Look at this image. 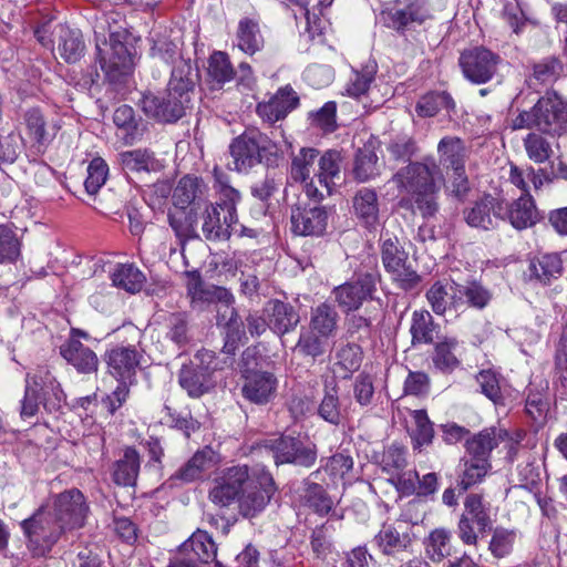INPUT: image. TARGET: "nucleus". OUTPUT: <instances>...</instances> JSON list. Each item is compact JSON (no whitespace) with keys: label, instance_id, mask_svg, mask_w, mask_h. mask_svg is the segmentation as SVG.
Returning a JSON list of instances; mask_svg holds the SVG:
<instances>
[{"label":"nucleus","instance_id":"obj_28","mask_svg":"<svg viewBox=\"0 0 567 567\" xmlns=\"http://www.w3.org/2000/svg\"><path fill=\"white\" fill-rule=\"evenodd\" d=\"M265 311L268 316V327L279 336L293 330L300 321L295 308L280 300H270Z\"/></svg>","mask_w":567,"mask_h":567},{"label":"nucleus","instance_id":"obj_37","mask_svg":"<svg viewBox=\"0 0 567 567\" xmlns=\"http://www.w3.org/2000/svg\"><path fill=\"white\" fill-rule=\"evenodd\" d=\"M215 465V453L212 449L196 452L174 475L175 478L189 483L198 480Z\"/></svg>","mask_w":567,"mask_h":567},{"label":"nucleus","instance_id":"obj_1","mask_svg":"<svg viewBox=\"0 0 567 567\" xmlns=\"http://www.w3.org/2000/svg\"><path fill=\"white\" fill-rule=\"evenodd\" d=\"M290 177L303 185L306 196L321 202L332 195L341 177V156L327 151L319 157L312 147H303L291 159Z\"/></svg>","mask_w":567,"mask_h":567},{"label":"nucleus","instance_id":"obj_3","mask_svg":"<svg viewBox=\"0 0 567 567\" xmlns=\"http://www.w3.org/2000/svg\"><path fill=\"white\" fill-rule=\"evenodd\" d=\"M436 179L442 181L443 175L433 159L411 163L392 177L393 183L411 196L414 209L423 218L433 217L439 212Z\"/></svg>","mask_w":567,"mask_h":567},{"label":"nucleus","instance_id":"obj_54","mask_svg":"<svg viewBox=\"0 0 567 567\" xmlns=\"http://www.w3.org/2000/svg\"><path fill=\"white\" fill-rule=\"evenodd\" d=\"M234 359L231 358H218L214 351L202 349L196 352L194 360L187 365H195L202 372H207L213 378L214 372L224 370L233 365Z\"/></svg>","mask_w":567,"mask_h":567},{"label":"nucleus","instance_id":"obj_59","mask_svg":"<svg viewBox=\"0 0 567 567\" xmlns=\"http://www.w3.org/2000/svg\"><path fill=\"white\" fill-rule=\"evenodd\" d=\"M336 358V365L343 370V377L346 378L360 368L362 351L358 344L348 343L337 351Z\"/></svg>","mask_w":567,"mask_h":567},{"label":"nucleus","instance_id":"obj_22","mask_svg":"<svg viewBox=\"0 0 567 567\" xmlns=\"http://www.w3.org/2000/svg\"><path fill=\"white\" fill-rule=\"evenodd\" d=\"M374 544L386 556H398L412 546L409 526L405 522L385 523L374 536Z\"/></svg>","mask_w":567,"mask_h":567},{"label":"nucleus","instance_id":"obj_43","mask_svg":"<svg viewBox=\"0 0 567 567\" xmlns=\"http://www.w3.org/2000/svg\"><path fill=\"white\" fill-rule=\"evenodd\" d=\"M352 174L360 183L368 182L380 175V164L373 147L364 145L359 148L353 163Z\"/></svg>","mask_w":567,"mask_h":567},{"label":"nucleus","instance_id":"obj_34","mask_svg":"<svg viewBox=\"0 0 567 567\" xmlns=\"http://www.w3.org/2000/svg\"><path fill=\"white\" fill-rule=\"evenodd\" d=\"M197 79V72L189 60L179 59L172 71L167 89L172 94L183 95L189 102Z\"/></svg>","mask_w":567,"mask_h":567},{"label":"nucleus","instance_id":"obj_9","mask_svg":"<svg viewBox=\"0 0 567 567\" xmlns=\"http://www.w3.org/2000/svg\"><path fill=\"white\" fill-rule=\"evenodd\" d=\"M255 453L258 455H271L276 465L295 464L310 467L317 460L315 446H306L292 436L267 440L255 447Z\"/></svg>","mask_w":567,"mask_h":567},{"label":"nucleus","instance_id":"obj_57","mask_svg":"<svg viewBox=\"0 0 567 567\" xmlns=\"http://www.w3.org/2000/svg\"><path fill=\"white\" fill-rule=\"evenodd\" d=\"M318 414L331 424L338 425L341 422L342 415L337 385H326L323 399L318 408Z\"/></svg>","mask_w":567,"mask_h":567},{"label":"nucleus","instance_id":"obj_24","mask_svg":"<svg viewBox=\"0 0 567 567\" xmlns=\"http://www.w3.org/2000/svg\"><path fill=\"white\" fill-rule=\"evenodd\" d=\"M245 379L241 393L245 399L256 404H266L274 398L277 380L269 373L264 371H243Z\"/></svg>","mask_w":567,"mask_h":567},{"label":"nucleus","instance_id":"obj_30","mask_svg":"<svg viewBox=\"0 0 567 567\" xmlns=\"http://www.w3.org/2000/svg\"><path fill=\"white\" fill-rule=\"evenodd\" d=\"M61 355L81 373L97 371L96 354L78 339H69L61 348Z\"/></svg>","mask_w":567,"mask_h":567},{"label":"nucleus","instance_id":"obj_47","mask_svg":"<svg viewBox=\"0 0 567 567\" xmlns=\"http://www.w3.org/2000/svg\"><path fill=\"white\" fill-rule=\"evenodd\" d=\"M238 48L248 54L259 51L264 44V39L256 21L245 18L238 23L237 29Z\"/></svg>","mask_w":567,"mask_h":567},{"label":"nucleus","instance_id":"obj_27","mask_svg":"<svg viewBox=\"0 0 567 567\" xmlns=\"http://www.w3.org/2000/svg\"><path fill=\"white\" fill-rule=\"evenodd\" d=\"M455 281L437 280L426 291L425 297L434 313L445 315L447 311L460 310V297L454 289Z\"/></svg>","mask_w":567,"mask_h":567},{"label":"nucleus","instance_id":"obj_61","mask_svg":"<svg viewBox=\"0 0 567 567\" xmlns=\"http://www.w3.org/2000/svg\"><path fill=\"white\" fill-rule=\"evenodd\" d=\"M305 499L309 507L320 515L328 514L333 506L331 497L328 496L322 486L316 483L308 485Z\"/></svg>","mask_w":567,"mask_h":567},{"label":"nucleus","instance_id":"obj_39","mask_svg":"<svg viewBox=\"0 0 567 567\" xmlns=\"http://www.w3.org/2000/svg\"><path fill=\"white\" fill-rule=\"evenodd\" d=\"M113 122L125 144H133L143 135L142 123L136 118L133 107L128 105H121L115 110Z\"/></svg>","mask_w":567,"mask_h":567},{"label":"nucleus","instance_id":"obj_62","mask_svg":"<svg viewBox=\"0 0 567 567\" xmlns=\"http://www.w3.org/2000/svg\"><path fill=\"white\" fill-rule=\"evenodd\" d=\"M109 167L101 157L93 158L87 167V177L84 182L85 189L93 195L104 185Z\"/></svg>","mask_w":567,"mask_h":567},{"label":"nucleus","instance_id":"obj_35","mask_svg":"<svg viewBox=\"0 0 567 567\" xmlns=\"http://www.w3.org/2000/svg\"><path fill=\"white\" fill-rule=\"evenodd\" d=\"M179 385L192 398H199L215 386V381L207 372H202L195 365L183 364L178 373Z\"/></svg>","mask_w":567,"mask_h":567},{"label":"nucleus","instance_id":"obj_31","mask_svg":"<svg viewBox=\"0 0 567 567\" xmlns=\"http://www.w3.org/2000/svg\"><path fill=\"white\" fill-rule=\"evenodd\" d=\"M440 165L451 168L453 172H462L468 151L464 142L456 136H445L437 144Z\"/></svg>","mask_w":567,"mask_h":567},{"label":"nucleus","instance_id":"obj_46","mask_svg":"<svg viewBox=\"0 0 567 567\" xmlns=\"http://www.w3.org/2000/svg\"><path fill=\"white\" fill-rule=\"evenodd\" d=\"M145 280L144 274L132 264L118 265L112 274L113 285L130 293L141 291Z\"/></svg>","mask_w":567,"mask_h":567},{"label":"nucleus","instance_id":"obj_23","mask_svg":"<svg viewBox=\"0 0 567 567\" xmlns=\"http://www.w3.org/2000/svg\"><path fill=\"white\" fill-rule=\"evenodd\" d=\"M328 213L321 206L298 205L291 212V229L300 236H320L327 227Z\"/></svg>","mask_w":567,"mask_h":567},{"label":"nucleus","instance_id":"obj_50","mask_svg":"<svg viewBox=\"0 0 567 567\" xmlns=\"http://www.w3.org/2000/svg\"><path fill=\"white\" fill-rule=\"evenodd\" d=\"M208 76L214 86L221 87L235 76L234 68L225 52L216 51L208 60Z\"/></svg>","mask_w":567,"mask_h":567},{"label":"nucleus","instance_id":"obj_16","mask_svg":"<svg viewBox=\"0 0 567 567\" xmlns=\"http://www.w3.org/2000/svg\"><path fill=\"white\" fill-rule=\"evenodd\" d=\"M190 102L183 95L172 94L167 89L163 95L146 93L141 99L143 112L159 122L173 123L179 120Z\"/></svg>","mask_w":567,"mask_h":567},{"label":"nucleus","instance_id":"obj_19","mask_svg":"<svg viewBox=\"0 0 567 567\" xmlns=\"http://www.w3.org/2000/svg\"><path fill=\"white\" fill-rule=\"evenodd\" d=\"M378 276L367 272L357 280L346 282L333 290L336 301L344 311L357 310L368 298H372Z\"/></svg>","mask_w":567,"mask_h":567},{"label":"nucleus","instance_id":"obj_2","mask_svg":"<svg viewBox=\"0 0 567 567\" xmlns=\"http://www.w3.org/2000/svg\"><path fill=\"white\" fill-rule=\"evenodd\" d=\"M216 188L220 203L205 204L200 216L202 231L208 240H226L233 234L254 237L252 229H247L237 223L236 205L240 200V194L233 188L227 177L217 168L214 169Z\"/></svg>","mask_w":567,"mask_h":567},{"label":"nucleus","instance_id":"obj_11","mask_svg":"<svg viewBox=\"0 0 567 567\" xmlns=\"http://www.w3.org/2000/svg\"><path fill=\"white\" fill-rule=\"evenodd\" d=\"M270 140L258 131H246L236 137L229 152L233 157V169L241 173L259 164L266 153H272Z\"/></svg>","mask_w":567,"mask_h":567},{"label":"nucleus","instance_id":"obj_25","mask_svg":"<svg viewBox=\"0 0 567 567\" xmlns=\"http://www.w3.org/2000/svg\"><path fill=\"white\" fill-rule=\"evenodd\" d=\"M297 93L290 87L285 86L267 102L257 105L258 115L268 123H275L287 116L298 105Z\"/></svg>","mask_w":567,"mask_h":567},{"label":"nucleus","instance_id":"obj_53","mask_svg":"<svg viewBox=\"0 0 567 567\" xmlns=\"http://www.w3.org/2000/svg\"><path fill=\"white\" fill-rule=\"evenodd\" d=\"M491 470V463L487 458L472 457L464 462V470L461 475L458 486L466 491L473 485L483 481L487 472Z\"/></svg>","mask_w":567,"mask_h":567},{"label":"nucleus","instance_id":"obj_17","mask_svg":"<svg viewBox=\"0 0 567 567\" xmlns=\"http://www.w3.org/2000/svg\"><path fill=\"white\" fill-rule=\"evenodd\" d=\"M523 432H517L515 437L511 436L509 433L502 427H488L474 435L466 442V451L470 456L475 458H489L491 452L497 447L501 443L505 444L511 454L516 445H518L524 439Z\"/></svg>","mask_w":567,"mask_h":567},{"label":"nucleus","instance_id":"obj_52","mask_svg":"<svg viewBox=\"0 0 567 567\" xmlns=\"http://www.w3.org/2000/svg\"><path fill=\"white\" fill-rule=\"evenodd\" d=\"M454 106V101L450 94L446 92H433L422 96L415 110L420 116L431 117L442 110H453Z\"/></svg>","mask_w":567,"mask_h":567},{"label":"nucleus","instance_id":"obj_12","mask_svg":"<svg viewBox=\"0 0 567 567\" xmlns=\"http://www.w3.org/2000/svg\"><path fill=\"white\" fill-rule=\"evenodd\" d=\"M38 41L48 48L58 44L61 56L66 62H75L81 56L84 44L79 31L70 29L62 23H53L52 20L44 22L35 30Z\"/></svg>","mask_w":567,"mask_h":567},{"label":"nucleus","instance_id":"obj_21","mask_svg":"<svg viewBox=\"0 0 567 567\" xmlns=\"http://www.w3.org/2000/svg\"><path fill=\"white\" fill-rule=\"evenodd\" d=\"M143 354L135 346H116L106 353L110 373L118 381H128L135 377Z\"/></svg>","mask_w":567,"mask_h":567},{"label":"nucleus","instance_id":"obj_60","mask_svg":"<svg viewBox=\"0 0 567 567\" xmlns=\"http://www.w3.org/2000/svg\"><path fill=\"white\" fill-rule=\"evenodd\" d=\"M375 66H365L360 72H354L353 76L347 86V92L350 96L362 99L370 90L371 83L374 80Z\"/></svg>","mask_w":567,"mask_h":567},{"label":"nucleus","instance_id":"obj_58","mask_svg":"<svg viewBox=\"0 0 567 567\" xmlns=\"http://www.w3.org/2000/svg\"><path fill=\"white\" fill-rule=\"evenodd\" d=\"M21 254V244L13 229L0 225V264L14 262Z\"/></svg>","mask_w":567,"mask_h":567},{"label":"nucleus","instance_id":"obj_49","mask_svg":"<svg viewBox=\"0 0 567 567\" xmlns=\"http://www.w3.org/2000/svg\"><path fill=\"white\" fill-rule=\"evenodd\" d=\"M426 556L433 563H441L452 554L451 533L445 528H436L425 539Z\"/></svg>","mask_w":567,"mask_h":567},{"label":"nucleus","instance_id":"obj_63","mask_svg":"<svg viewBox=\"0 0 567 567\" xmlns=\"http://www.w3.org/2000/svg\"><path fill=\"white\" fill-rule=\"evenodd\" d=\"M476 380L481 386L482 393H484L495 404H501L502 386L497 374L492 370H483L476 377Z\"/></svg>","mask_w":567,"mask_h":567},{"label":"nucleus","instance_id":"obj_15","mask_svg":"<svg viewBox=\"0 0 567 567\" xmlns=\"http://www.w3.org/2000/svg\"><path fill=\"white\" fill-rule=\"evenodd\" d=\"M499 61V56L491 50L476 47L465 50L461 54L460 66L468 81L483 84L495 75Z\"/></svg>","mask_w":567,"mask_h":567},{"label":"nucleus","instance_id":"obj_13","mask_svg":"<svg viewBox=\"0 0 567 567\" xmlns=\"http://www.w3.org/2000/svg\"><path fill=\"white\" fill-rule=\"evenodd\" d=\"M250 481L247 465H237L225 470L215 477L209 491V499L220 508L228 507L240 497L243 486Z\"/></svg>","mask_w":567,"mask_h":567},{"label":"nucleus","instance_id":"obj_8","mask_svg":"<svg viewBox=\"0 0 567 567\" xmlns=\"http://www.w3.org/2000/svg\"><path fill=\"white\" fill-rule=\"evenodd\" d=\"M21 528L28 545L37 554L49 551L65 530L54 515L40 507L31 517L21 522Z\"/></svg>","mask_w":567,"mask_h":567},{"label":"nucleus","instance_id":"obj_44","mask_svg":"<svg viewBox=\"0 0 567 567\" xmlns=\"http://www.w3.org/2000/svg\"><path fill=\"white\" fill-rule=\"evenodd\" d=\"M140 472V455L133 447L124 450L123 457L115 464L113 472L114 482L123 486L135 484Z\"/></svg>","mask_w":567,"mask_h":567},{"label":"nucleus","instance_id":"obj_56","mask_svg":"<svg viewBox=\"0 0 567 567\" xmlns=\"http://www.w3.org/2000/svg\"><path fill=\"white\" fill-rule=\"evenodd\" d=\"M457 341L445 338L440 341L433 354L434 365L442 371H452L458 365V359L455 354Z\"/></svg>","mask_w":567,"mask_h":567},{"label":"nucleus","instance_id":"obj_45","mask_svg":"<svg viewBox=\"0 0 567 567\" xmlns=\"http://www.w3.org/2000/svg\"><path fill=\"white\" fill-rule=\"evenodd\" d=\"M338 319V312L331 305L321 303L311 311L310 327L322 338H329L337 330Z\"/></svg>","mask_w":567,"mask_h":567},{"label":"nucleus","instance_id":"obj_36","mask_svg":"<svg viewBox=\"0 0 567 567\" xmlns=\"http://www.w3.org/2000/svg\"><path fill=\"white\" fill-rule=\"evenodd\" d=\"M530 278L548 285L563 274V260L558 254H543L529 262Z\"/></svg>","mask_w":567,"mask_h":567},{"label":"nucleus","instance_id":"obj_18","mask_svg":"<svg viewBox=\"0 0 567 567\" xmlns=\"http://www.w3.org/2000/svg\"><path fill=\"white\" fill-rule=\"evenodd\" d=\"M87 506L83 494L79 489H69L55 497L54 517L64 529L80 528L84 525L87 514Z\"/></svg>","mask_w":567,"mask_h":567},{"label":"nucleus","instance_id":"obj_42","mask_svg":"<svg viewBox=\"0 0 567 567\" xmlns=\"http://www.w3.org/2000/svg\"><path fill=\"white\" fill-rule=\"evenodd\" d=\"M118 157L123 169L126 172H157L162 168L159 161L145 148L122 152Z\"/></svg>","mask_w":567,"mask_h":567},{"label":"nucleus","instance_id":"obj_4","mask_svg":"<svg viewBox=\"0 0 567 567\" xmlns=\"http://www.w3.org/2000/svg\"><path fill=\"white\" fill-rule=\"evenodd\" d=\"M511 128L536 130L549 137L567 133V101L555 92L546 93L533 107L522 110L512 118Z\"/></svg>","mask_w":567,"mask_h":567},{"label":"nucleus","instance_id":"obj_26","mask_svg":"<svg viewBox=\"0 0 567 567\" xmlns=\"http://www.w3.org/2000/svg\"><path fill=\"white\" fill-rule=\"evenodd\" d=\"M173 200L176 207L185 209L192 206L190 215L205 205V184L198 177L186 175L182 177L173 193Z\"/></svg>","mask_w":567,"mask_h":567},{"label":"nucleus","instance_id":"obj_41","mask_svg":"<svg viewBox=\"0 0 567 567\" xmlns=\"http://www.w3.org/2000/svg\"><path fill=\"white\" fill-rule=\"evenodd\" d=\"M550 137L532 130L524 138L523 146L529 161L535 164H544L554 155V144Z\"/></svg>","mask_w":567,"mask_h":567},{"label":"nucleus","instance_id":"obj_40","mask_svg":"<svg viewBox=\"0 0 567 567\" xmlns=\"http://www.w3.org/2000/svg\"><path fill=\"white\" fill-rule=\"evenodd\" d=\"M508 219L516 229H525L536 224L538 210L529 194H522L513 202L508 209Z\"/></svg>","mask_w":567,"mask_h":567},{"label":"nucleus","instance_id":"obj_6","mask_svg":"<svg viewBox=\"0 0 567 567\" xmlns=\"http://www.w3.org/2000/svg\"><path fill=\"white\" fill-rule=\"evenodd\" d=\"M96 49L102 69L109 75L125 74L132 66V56L121 41V33L109 27V17H102L94 28Z\"/></svg>","mask_w":567,"mask_h":567},{"label":"nucleus","instance_id":"obj_5","mask_svg":"<svg viewBox=\"0 0 567 567\" xmlns=\"http://www.w3.org/2000/svg\"><path fill=\"white\" fill-rule=\"evenodd\" d=\"M62 400L60 384L47 368L40 367L34 373L27 374L20 414L23 419L32 417L38 413L40 404L49 412L56 411Z\"/></svg>","mask_w":567,"mask_h":567},{"label":"nucleus","instance_id":"obj_33","mask_svg":"<svg viewBox=\"0 0 567 567\" xmlns=\"http://www.w3.org/2000/svg\"><path fill=\"white\" fill-rule=\"evenodd\" d=\"M425 0H409L404 8H393L388 12L389 25L395 30H403L414 23L421 24L429 18Z\"/></svg>","mask_w":567,"mask_h":567},{"label":"nucleus","instance_id":"obj_51","mask_svg":"<svg viewBox=\"0 0 567 567\" xmlns=\"http://www.w3.org/2000/svg\"><path fill=\"white\" fill-rule=\"evenodd\" d=\"M437 326L427 310L414 311L411 324L412 342L431 343L434 340Z\"/></svg>","mask_w":567,"mask_h":567},{"label":"nucleus","instance_id":"obj_7","mask_svg":"<svg viewBox=\"0 0 567 567\" xmlns=\"http://www.w3.org/2000/svg\"><path fill=\"white\" fill-rule=\"evenodd\" d=\"M492 506L480 494H468L463 502V512L457 523V536L465 545H476L478 534L491 529Z\"/></svg>","mask_w":567,"mask_h":567},{"label":"nucleus","instance_id":"obj_29","mask_svg":"<svg viewBox=\"0 0 567 567\" xmlns=\"http://www.w3.org/2000/svg\"><path fill=\"white\" fill-rule=\"evenodd\" d=\"M179 554L189 557L200 567V564H207L215 559L217 547L206 532L198 529L182 544Z\"/></svg>","mask_w":567,"mask_h":567},{"label":"nucleus","instance_id":"obj_10","mask_svg":"<svg viewBox=\"0 0 567 567\" xmlns=\"http://www.w3.org/2000/svg\"><path fill=\"white\" fill-rule=\"evenodd\" d=\"M272 475L264 467H257L250 474L238 498L239 512L244 517H254L269 503L275 493Z\"/></svg>","mask_w":567,"mask_h":567},{"label":"nucleus","instance_id":"obj_32","mask_svg":"<svg viewBox=\"0 0 567 567\" xmlns=\"http://www.w3.org/2000/svg\"><path fill=\"white\" fill-rule=\"evenodd\" d=\"M354 215L367 228H375L379 224V200L374 189L362 187L352 199Z\"/></svg>","mask_w":567,"mask_h":567},{"label":"nucleus","instance_id":"obj_48","mask_svg":"<svg viewBox=\"0 0 567 567\" xmlns=\"http://www.w3.org/2000/svg\"><path fill=\"white\" fill-rule=\"evenodd\" d=\"M23 120L28 136L37 144L38 152H41L52 138L44 116L39 109H30L24 113Z\"/></svg>","mask_w":567,"mask_h":567},{"label":"nucleus","instance_id":"obj_14","mask_svg":"<svg viewBox=\"0 0 567 567\" xmlns=\"http://www.w3.org/2000/svg\"><path fill=\"white\" fill-rule=\"evenodd\" d=\"M381 256L385 270L402 288L412 289L419 284L420 277L408 264V254L400 247L396 237L383 239Z\"/></svg>","mask_w":567,"mask_h":567},{"label":"nucleus","instance_id":"obj_38","mask_svg":"<svg viewBox=\"0 0 567 567\" xmlns=\"http://www.w3.org/2000/svg\"><path fill=\"white\" fill-rule=\"evenodd\" d=\"M453 288L457 289L460 309L467 306L482 310L488 306L493 297L491 290L476 280L466 281L465 284L456 282Z\"/></svg>","mask_w":567,"mask_h":567},{"label":"nucleus","instance_id":"obj_55","mask_svg":"<svg viewBox=\"0 0 567 567\" xmlns=\"http://www.w3.org/2000/svg\"><path fill=\"white\" fill-rule=\"evenodd\" d=\"M165 338L178 348L189 342L188 324L184 313H172L165 321Z\"/></svg>","mask_w":567,"mask_h":567},{"label":"nucleus","instance_id":"obj_20","mask_svg":"<svg viewBox=\"0 0 567 567\" xmlns=\"http://www.w3.org/2000/svg\"><path fill=\"white\" fill-rule=\"evenodd\" d=\"M501 203L494 196L487 194L472 203L471 206L463 209V219L475 229L492 230L501 221Z\"/></svg>","mask_w":567,"mask_h":567},{"label":"nucleus","instance_id":"obj_64","mask_svg":"<svg viewBox=\"0 0 567 567\" xmlns=\"http://www.w3.org/2000/svg\"><path fill=\"white\" fill-rule=\"evenodd\" d=\"M192 293L193 298L214 301L217 303V308L223 309H225L226 307H231L235 301L233 293L224 287L213 286L212 288L204 291L199 289L196 285L193 288Z\"/></svg>","mask_w":567,"mask_h":567}]
</instances>
